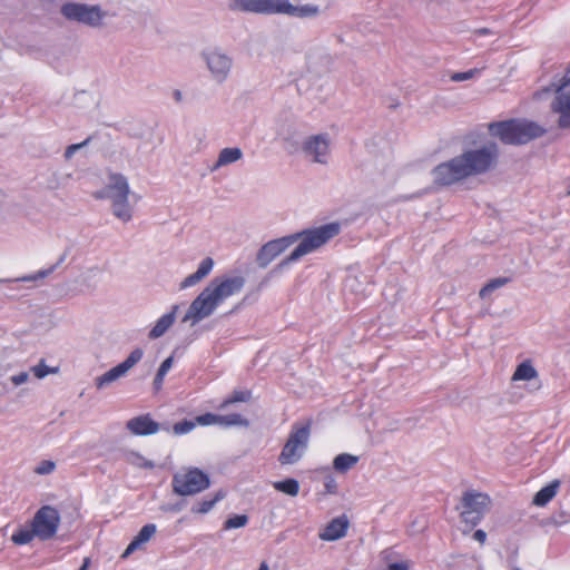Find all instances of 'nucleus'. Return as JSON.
<instances>
[{"label":"nucleus","instance_id":"nucleus-23","mask_svg":"<svg viewBox=\"0 0 570 570\" xmlns=\"http://www.w3.org/2000/svg\"><path fill=\"white\" fill-rule=\"evenodd\" d=\"M196 424L200 425H210V424H218V415L206 413L203 415H199L195 419V421H188L184 420L180 421V434L190 432Z\"/></svg>","mask_w":570,"mask_h":570},{"label":"nucleus","instance_id":"nucleus-5","mask_svg":"<svg viewBox=\"0 0 570 570\" xmlns=\"http://www.w3.org/2000/svg\"><path fill=\"white\" fill-rule=\"evenodd\" d=\"M130 187L122 174H111L102 190L95 194L96 198L110 200L111 213L124 223L132 219L134 208L129 204Z\"/></svg>","mask_w":570,"mask_h":570},{"label":"nucleus","instance_id":"nucleus-37","mask_svg":"<svg viewBox=\"0 0 570 570\" xmlns=\"http://www.w3.org/2000/svg\"><path fill=\"white\" fill-rule=\"evenodd\" d=\"M90 138H87L86 140H83L82 142L80 144H72L70 146H68L65 150V158L67 160L71 159V157L75 155V153L79 149H81L82 147H85L88 142H89Z\"/></svg>","mask_w":570,"mask_h":570},{"label":"nucleus","instance_id":"nucleus-21","mask_svg":"<svg viewBox=\"0 0 570 570\" xmlns=\"http://www.w3.org/2000/svg\"><path fill=\"white\" fill-rule=\"evenodd\" d=\"M214 266V261L210 257H206L199 264L197 271L187 276L181 283L180 287H191L202 282L206 276L209 275Z\"/></svg>","mask_w":570,"mask_h":570},{"label":"nucleus","instance_id":"nucleus-33","mask_svg":"<svg viewBox=\"0 0 570 570\" xmlns=\"http://www.w3.org/2000/svg\"><path fill=\"white\" fill-rule=\"evenodd\" d=\"M218 424L225 426L248 425V421L239 414L218 415Z\"/></svg>","mask_w":570,"mask_h":570},{"label":"nucleus","instance_id":"nucleus-31","mask_svg":"<svg viewBox=\"0 0 570 570\" xmlns=\"http://www.w3.org/2000/svg\"><path fill=\"white\" fill-rule=\"evenodd\" d=\"M507 283L508 278L505 277L493 278L480 289L479 295L481 298H485L493 291L504 286Z\"/></svg>","mask_w":570,"mask_h":570},{"label":"nucleus","instance_id":"nucleus-42","mask_svg":"<svg viewBox=\"0 0 570 570\" xmlns=\"http://www.w3.org/2000/svg\"><path fill=\"white\" fill-rule=\"evenodd\" d=\"M165 376L166 375L164 373L157 371L156 376L154 379V389L156 392H158L161 389Z\"/></svg>","mask_w":570,"mask_h":570},{"label":"nucleus","instance_id":"nucleus-17","mask_svg":"<svg viewBox=\"0 0 570 570\" xmlns=\"http://www.w3.org/2000/svg\"><path fill=\"white\" fill-rule=\"evenodd\" d=\"M126 428L135 435H150L157 433L160 425L149 414H145L127 421Z\"/></svg>","mask_w":570,"mask_h":570},{"label":"nucleus","instance_id":"nucleus-11","mask_svg":"<svg viewBox=\"0 0 570 570\" xmlns=\"http://www.w3.org/2000/svg\"><path fill=\"white\" fill-rule=\"evenodd\" d=\"M59 524L60 515L57 509L45 505L35 514L31 527L35 529L36 537L49 540L57 533Z\"/></svg>","mask_w":570,"mask_h":570},{"label":"nucleus","instance_id":"nucleus-10","mask_svg":"<svg viewBox=\"0 0 570 570\" xmlns=\"http://www.w3.org/2000/svg\"><path fill=\"white\" fill-rule=\"evenodd\" d=\"M202 58L215 82L223 83L227 80L233 67L229 55L219 48H208L202 52Z\"/></svg>","mask_w":570,"mask_h":570},{"label":"nucleus","instance_id":"nucleus-14","mask_svg":"<svg viewBox=\"0 0 570 570\" xmlns=\"http://www.w3.org/2000/svg\"><path fill=\"white\" fill-rule=\"evenodd\" d=\"M142 355L144 352L141 348H135L124 362L96 377V387L99 390L104 389L118 379L125 376L127 372L142 358Z\"/></svg>","mask_w":570,"mask_h":570},{"label":"nucleus","instance_id":"nucleus-34","mask_svg":"<svg viewBox=\"0 0 570 570\" xmlns=\"http://www.w3.org/2000/svg\"><path fill=\"white\" fill-rule=\"evenodd\" d=\"M247 522H248V517L246 514H236L234 517L228 518L224 522V529L230 530V529L243 528L247 524Z\"/></svg>","mask_w":570,"mask_h":570},{"label":"nucleus","instance_id":"nucleus-19","mask_svg":"<svg viewBox=\"0 0 570 570\" xmlns=\"http://www.w3.org/2000/svg\"><path fill=\"white\" fill-rule=\"evenodd\" d=\"M178 312V305H173L170 312L159 317L156 324L148 333L149 340H157L166 334V332L174 325L176 321V314Z\"/></svg>","mask_w":570,"mask_h":570},{"label":"nucleus","instance_id":"nucleus-25","mask_svg":"<svg viewBox=\"0 0 570 570\" xmlns=\"http://www.w3.org/2000/svg\"><path fill=\"white\" fill-rule=\"evenodd\" d=\"M538 377V372L530 361L519 364L512 375V381H530Z\"/></svg>","mask_w":570,"mask_h":570},{"label":"nucleus","instance_id":"nucleus-50","mask_svg":"<svg viewBox=\"0 0 570 570\" xmlns=\"http://www.w3.org/2000/svg\"><path fill=\"white\" fill-rule=\"evenodd\" d=\"M171 430L174 434H178V422L173 424Z\"/></svg>","mask_w":570,"mask_h":570},{"label":"nucleus","instance_id":"nucleus-29","mask_svg":"<svg viewBox=\"0 0 570 570\" xmlns=\"http://www.w3.org/2000/svg\"><path fill=\"white\" fill-rule=\"evenodd\" d=\"M274 488L291 497L297 495L299 491V484L295 479H286L284 481L275 482Z\"/></svg>","mask_w":570,"mask_h":570},{"label":"nucleus","instance_id":"nucleus-38","mask_svg":"<svg viewBox=\"0 0 570 570\" xmlns=\"http://www.w3.org/2000/svg\"><path fill=\"white\" fill-rule=\"evenodd\" d=\"M56 468V464L52 461H42L37 468L36 472L38 474H49Z\"/></svg>","mask_w":570,"mask_h":570},{"label":"nucleus","instance_id":"nucleus-4","mask_svg":"<svg viewBox=\"0 0 570 570\" xmlns=\"http://www.w3.org/2000/svg\"><path fill=\"white\" fill-rule=\"evenodd\" d=\"M490 134L508 145H522L546 134V129L535 121L510 119L489 126Z\"/></svg>","mask_w":570,"mask_h":570},{"label":"nucleus","instance_id":"nucleus-6","mask_svg":"<svg viewBox=\"0 0 570 570\" xmlns=\"http://www.w3.org/2000/svg\"><path fill=\"white\" fill-rule=\"evenodd\" d=\"M341 230V226L337 223H330L322 225L313 229H305L301 233H295L298 245L295 249L278 265L279 267L286 266L293 262L298 261L301 257L316 250L331 238L336 236Z\"/></svg>","mask_w":570,"mask_h":570},{"label":"nucleus","instance_id":"nucleus-22","mask_svg":"<svg viewBox=\"0 0 570 570\" xmlns=\"http://www.w3.org/2000/svg\"><path fill=\"white\" fill-rule=\"evenodd\" d=\"M560 488V481L553 480L548 485L543 487L540 491H538L532 500V503L537 507H544L548 502H550L557 494Z\"/></svg>","mask_w":570,"mask_h":570},{"label":"nucleus","instance_id":"nucleus-3","mask_svg":"<svg viewBox=\"0 0 570 570\" xmlns=\"http://www.w3.org/2000/svg\"><path fill=\"white\" fill-rule=\"evenodd\" d=\"M229 8L239 12L287 14L296 18H312L320 13V8L316 4L294 6L288 0H232Z\"/></svg>","mask_w":570,"mask_h":570},{"label":"nucleus","instance_id":"nucleus-30","mask_svg":"<svg viewBox=\"0 0 570 570\" xmlns=\"http://www.w3.org/2000/svg\"><path fill=\"white\" fill-rule=\"evenodd\" d=\"M252 399V392L249 390L234 391L227 399L220 404V409H225L229 404L237 402H248Z\"/></svg>","mask_w":570,"mask_h":570},{"label":"nucleus","instance_id":"nucleus-39","mask_svg":"<svg viewBox=\"0 0 570 570\" xmlns=\"http://www.w3.org/2000/svg\"><path fill=\"white\" fill-rule=\"evenodd\" d=\"M478 72H479L478 69H471L465 72H456L452 76V80L453 81H464V80L473 78Z\"/></svg>","mask_w":570,"mask_h":570},{"label":"nucleus","instance_id":"nucleus-13","mask_svg":"<svg viewBox=\"0 0 570 570\" xmlns=\"http://www.w3.org/2000/svg\"><path fill=\"white\" fill-rule=\"evenodd\" d=\"M297 236L298 235H288L264 244L256 255L258 266L265 268L269 265L277 256L297 242Z\"/></svg>","mask_w":570,"mask_h":570},{"label":"nucleus","instance_id":"nucleus-12","mask_svg":"<svg viewBox=\"0 0 570 570\" xmlns=\"http://www.w3.org/2000/svg\"><path fill=\"white\" fill-rule=\"evenodd\" d=\"M550 109L557 114V125L560 129H570V79H563L554 89V98Z\"/></svg>","mask_w":570,"mask_h":570},{"label":"nucleus","instance_id":"nucleus-47","mask_svg":"<svg viewBox=\"0 0 570 570\" xmlns=\"http://www.w3.org/2000/svg\"><path fill=\"white\" fill-rule=\"evenodd\" d=\"M89 566H90V558L87 557L83 559L82 566L78 570H88Z\"/></svg>","mask_w":570,"mask_h":570},{"label":"nucleus","instance_id":"nucleus-35","mask_svg":"<svg viewBox=\"0 0 570 570\" xmlns=\"http://www.w3.org/2000/svg\"><path fill=\"white\" fill-rule=\"evenodd\" d=\"M32 373L37 379H43L50 373H56L58 371L57 367L50 368L46 365L45 361L41 360L37 365L31 367Z\"/></svg>","mask_w":570,"mask_h":570},{"label":"nucleus","instance_id":"nucleus-2","mask_svg":"<svg viewBox=\"0 0 570 570\" xmlns=\"http://www.w3.org/2000/svg\"><path fill=\"white\" fill-rule=\"evenodd\" d=\"M244 285L245 278L242 276L214 278L193 301L183 322L191 320L195 323L210 316L224 301L239 293Z\"/></svg>","mask_w":570,"mask_h":570},{"label":"nucleus","instance_id":"nucleus-24","mask_svg":"<svg viewBox=\"0 0 570 570\" xmlns=\"http://www.w3.org/2000/svg\"><path fill=\"white\" fill-rule=\"evenodd\" d=\"M358 456L350 453H341L333 460V468L338 473H345L356 465Z\"/></svg>","mask_w":570,"mask_h":570},{"label":"nucleus","instance_id":"nucleus-32","mask_svg":"<svg viewBox=\"0 0 570 570\" xmlns=\"http://www.w3.org/2000/svg\"><path fill=\"white\" fill-rule=\"evenodd\" d=\"M33 537H36L33 528L31 530L19 529L18 531H16L12 534L11 540L16 544L22 546V544H28L33 539Z\"/></svg>","mask_w":570,"mask_h":570},{"label":"nucleus","instance_id":"nucleus-49","mask_svg":"<svg viewBox=\"0 0 570 570\" xmlns=\"http://www.w3.org/2000/svg\"><path fill=\"white\" fill-rule=\"evenodd\" d=\"M258 570H269V567H268V564H267L265 561H263V562L261 563V566H259Z\"/></svg>","mask_w":570,"mask_h":570},{"label":"nucleus","instance_id":"nucleus-16","mask_svg":"<svg viewBox=\"0 0 570 570\" xmlns=\"http://www.w3.org/2000/svg\"><path fill=\"white\" fill-rule=\"evenodd\" d=\"M209 485L208 474L197 468L189 469L180 480V495L197 494L208 489Z\"/></svg>","mask_w":570,"mask_h":570},{"label":"nucleus","instance_id":"nucleus-27","mask_svg":"<svg viewBox=\"0 0 570 570\" xmlns=\"http://www.w3.org/2000/svg\"><path fill=\"white\" fill-rule=\"evenodd\" d=\"M66 257H67V255L62 254L55 265H52V266H50L48 268H45V269H40L37 273H35V274H30V275H26V276L19 277L16 281L17 282H35V281H38V279L46 278L50 274H52L57 269V267L59 265H61L65 262Z\"/></svg>","mask_w":570,"mask_h":570},{"label":"nucleus","instance_id":"nucleus-44","mask_svg":"<svg viewBox=\"0 0 570 570\" xmlns=\"http://www.w3.org/2000/svg\"><path fill=\"white\" fill-rule=\"evenodd\" d=\"M473 539L483 544L487 540V533L483 530L479 529L473 533Z\"/></svg>","mask_w":570,"mask_h":570},{"label":"nucleus","instance_id":"nucleus-36","mask_svg":"<svg viewBox=\"0 0 570 570\" xmlns=\"http://www.w3.org/2000/svg\"><path fill=\"white\" fill-rule=\"evenodd\" d=\"M128 461L132 464V465H136V466H139V468H154V463L146 460L142 455L138 454V453H131L129 454L128 456Z\"/></svg>","mask_w":570,"mask_h":570},{"label":"nucleus","instance_id":"nucleus-26","mask_svg":"<svg viewBox=\"0 0 570 570\" xmlns=\"http://www.w3.org/2000/svg\"><path fill=\"white\" fill-rule=\"evenodd\" d=\"M225 495H226V492L224 490H219L212 498L205 499V500L194 504L191 508V511L194 513H202V514L207 513L214 508V505L218 501L223 500L225 498Z\"/></svg>","mask_w":570,"mask_h":570},{"label":"nucleus","instance_id":"nucleus-48","mask_svg":"<svg viewBox=\"0 0 570 570\" xmlns=\"http://www.w3.org/2000/svg\"><path fill=\"white\" fill-rule=\"evenodd\" d=\"M476 33H479V35H489V33H491V31L488 28H482V29L476 30Z\"/></svg>","mask_w":570,"mask_h":570},{"label":"nucleus","instance_id":"nucleus-1","mask_svg":"<svg viewBox=\"0 0 570 570\" xmlns=\"http://www.w3.org/2000/svg\"><path fill=\"white\" fill-rule=\"evenodd\" d=\"M499 157L495 144L470 149L463 154L441 163L432 170L433 183L439 187H448L471 176H478L493 169Z\"/></svg>","mask_w":570,"mask_h":570},{"label":"nucleus","instance_id":"nucleus-51","mask_svg":"<svg viewBox=\"0 0 570 570\" xmlns=\"http://www.w3.org/2000/svg\"><path fill=\"white\" fill-rule=\"evenodd\" d=\"M173 96H174V98H175L176 100H178V90H175V91L173 92Z\"/></svg>","mask_w":570,"mask_h":570},{"label":"nucleus","instance_id":"nucleus-45","mask_svg":"<svg viewBox=\"0 0 570 570\" xmlns=\"http://www.w3.org/2000/svg\"><path fill=\"white\" fill-rule=\"evenodd\" d=\"M171 487L175 493H178V473H175L171 479Z\"/></svg>","mask_w":570,"mask_h":570},{"label":"nucleus","instance_id":"nucleus-18","mask_svg":"<svg viewBox=\"0 0 570 570\" xmlns=\"http://www.w3.org/2000/svg\"><path fill=\"white\" fill-rule=\"evenodd\" d=\"M348 519L346 515L334 518L327 525L318 533L323 541H335L345 537L348 529Z\"/></svg>","mask_w":570,"mask_h":570},{"label":"nucleus","instance_id":"nucleus-46","mask_svg":"<svg viewBox=\"0 0 570 570\" xmlns=\"http://www.w3.org/2000/svg\"><path fill=\"white\" fill-rule=\"evenodd\" d=\"M325 485H326V489H327V491H328V492H331V493H334V492H335V490H336V484H335V482H334V480H333V479H330V480L326 482V484H325Z\"/></svg>","mask_w":570,"mask_h":570},{"label":"nucleus","instance_id":"nucleus-15","mask_svg":"<svg viewBox=\"0 0 570 570\" xmlns=\"http://www.w3.org/2000/svg\"><path fill=\"white\" fill-rule=\"evenodd\" d=\"M303 151L313 163L325 165L330 158V138L327 135L308 137L303 144Z\"/></svg>","mask_w":570,"mask_h":570},{"label":"nucleus","instance_id":"nucleus-43","mask_svg":"<svg viewBox=\"0 0 570 570\" xmlns=\"http://www.w3.org/2000/svg\"><path fill=\"white\" fill-rule=\"evenodd\" d=\"M410 566L409 562L402 561V562H395L391 563L387 568V570H409Z\"/></svg>","mask_w":570,"mask_h":570},{"label":"nucleus","instance_id":"nucleus-40","mask_svg":"<svg viewBox=\"0 0 570 570\" xmlns=\"http://www.w3.org/2000/svg\"><path fill=\"white\" fill-rule=\"evenodd\" d=\"M29 380L28 372H20L19 374L12 375L10 377V381L14 386H19L21 384H24Z\"/></svg>","mask_w":570,"mask_h":570},{"label":"nucleus","instance_id":"nucleus-8","mask_svg":"<svg viewBox=\"0 0 570 570\" xmlns=\"http://www.w3.org/2000/svg\"><path fill=\"white\" fill-rule=\"evenodd\" d=\"M312 421L303 424H294L289 436L278 456L281 464H293L297 462L307 448L311 435Z\"/></svg>","mask_w":570,"mask_h":570},{"label":"nucleus","instance_id":"nucleus-7","mask_svg":"<svg viewBox=\"0 0 570 570\" xmlns=\"http://www.w3.org/2000/svg\"><path fill=\"white\" fill-rule=\"evenodd\" d=\"M61 16L72 22L85 24L90 28H100L107 12L99 4H87L81 2H66L60 8Z\"/></svg>","mask_w":570,"mask_h":570},{"label":"nucleus","instance_id":"nucleus-20","mask_svg":"<svg viewBox=\"0 0 570 570\" xmlns=\"http://www.w3.org/2000/svg\"><path fill=\"white\" fill-rule=\"evenodd\" d=\"M157 528L154 523H148L144 525L138 534L132 539V541L128 544L125 552L122 553V558H127L134 551L140 549L144 544H146L153 535L156 533Z\"/></svg>","mask_w":570,"mask_h":570},{"label":"nucleus","instance_id":"nucleus-9","mask_svg":"<svg viewBox=\"0 0 570 570\" xmlns=\"http://www.w3.org/2000/svg\"><path fill=\"white\" fill-rule=\"evenodd\" d=\"M461 503L462 510L460 517L464 523L472 528L481 521L489 509L491 500L485 493L466 491L462 495Z\"/></svg>","mask_w":570,"mask_h":570},{"label":"nucleus","instance_id":"nucleus-41","mask_svg":"<svg viewBox=\"0 0 570 570\" xmlns=\"http://www.w3.org/2000/svg\"><path fill=\"white\" fill-rule=\"evenodd\" d=\"M174 364V355H170L167 357L159 366L158 371L164 373L165 375L168 373V371L173 367Z\"/></svg>","mask_w":570,"mask_h":570},{"label":"nucleus","instance_id":"nucleus-28","mask_svg":"<svg viewBox=\"0 0 570 570\" xmlns=\"http://www.w3.org/2000/svg\"><path fill=\"white\" fill-rule=\"evenodd\" d=\"M242 150L239 148H224L218 156L216 167L226 166L235 163L242 158Z\"/></svg>","mask_w":570,"mask_h":570}]
</instances>
